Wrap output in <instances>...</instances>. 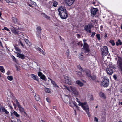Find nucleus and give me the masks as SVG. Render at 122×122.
I'll list each match as a JSON object with an SVG mask.
<instances>
[{"label":"nucleus","instance_id":"f257e3e1","mask_svg":"<svg viewBox=\"0 0 122 122\" xmlns=\"http://www.w3.org/2000/svg\"><path fill=\"white\" fill-rule=\"evenodd\" d=\"M78 102L79 103L78 105L81 106L83 108L85 111L88 116L90 117V115L89 112V108L86 103H81L79 101Z\"/></svg>","mask_w":122,"mask_h":122},{"label":"nucleus","instance_id":"f03ea898","mask_svg":"<svg viewBox=\"0 0 122 122\" xmlns=\"http://www.w3.org/2000/svg\"><path fill=\"white\" fill-rule=\"evenodd\" d=\"M77 72L76 73V74L77 75L80 76H82V73H83L84 74L85 73H86V75L89 77H90L92 78V76L90 74V72L89 70H86L84 71V72H83L82 71H81V73L79 72V71Z\"/></svg>","mask_w":122,"mask_h":122},{"label":"nucleus","instance_id":"7ed1b4c3","mask_svg":"<svg viewBox=\"0 0 122 122\" xmlns=\"http://www.w3.org/2000/svg\"><path fill=\"white\" fill-rule=\"evenodd\" d=\"M101 54L103 55H106L108 52L107 47L106 46H104L101 48Z\"/></svg>","mask_w":122,"mask_h":122},{"label":"nucleus","instance_id":"20e7f679","mask_svg":"<svg viewBox=\"0 0 122 122\" xmlns=\"http://www.w3.org/2000/svg\"><path fill=\"white\" fill-rule=\"evenodd\" d=\"M64 100L65 102L69 104L70 106H72V104L73 103L71 100V98H69L68 96L65 97Z\"/></svg>","mask_w":122,"mask_h":122},{"label":"nucleus","instance_id":"39448f33","mask_svg":"<svg viewBox=\"0 0 122 122\" xmlns=\"http://www.w3.org/2000/svg\"><path fill=\"white\" fill-rule=\"evenodd\" d=\"M117 63L118 68L122 71V58L118 57Z\"/></svg>","mask_w":122,"mask_h":122},{"label":"nucleus","instance_id":"423d86ee","mask_svg":"<svg viewBox=\"0 0 122 122\" xmlns=\"http://www.w3.org/2000/svg\"><path fill=\"white\" fill-rule=\"evenodd\" d=\"M109 84V81L107 79H104L101 82V85L102 86L104 87H107L108 86Z\"/></svg>","mask_w":122,"mask_h":122},{"label":"nucleus","instance_id":"0eeeda50","mask_svg":"<svg viewBox=\"0 0 122 122\" xmlns=\"http://www.w3.org/2000/svg\"><path fill=\"white\" fill-rule=\"evenodd\" d=\"M70 89L73 94L75 96H77L78 95V93L76 88L74 87L70 86Z\"/></svg>","mask_w":122,"mask_h":122},{"label":"nucleus","instance_id":"6e6552de","mask_svg":"<svg viewBox=\"0 0 122 122\" xmlns=\"http://www.w3.org/2000/svg\"><path fill=\"white\" fill-rule=\"evenodd\" d=\"M59 15L60 16V17L62 19H66L68 16V14L66 11V12H62L60 13H59Z\"/></svg>","mask_w":122,"mask_h":122},{"label":"nucleus","instance_id":"1a4fd4ad","mask_svg":"<svg viewBox=\"0 0 122 122\" xmlns=\"http://www.w3.org/2000/svg\"><path fill=\"white\" fill-rule=\"evenodd\" d=\"M58 11L59 12V13H62V12H66V10L65 7V6H61L58 9Z\"/></svg>","mask_w":122,"mask_h":122},{"label":"nucleus","instance_id":"9d476101","mask_svg":"<svg viewBox=\"0 0 122 122\" xmlns=\"http://www.w3.org/2000/svg\"><path fill=\"white\" fill-rule=\"evenodd\" d=\"M82 49L85 50V52H88L90 51V50L89 48V46L86 43H84L83 47Z\"/></svg>","mask_w":122,"mask_h":122},{"label":"nucleus","instance_id":"9b49d317","mask_svg":"<svg viewBox=\"0 0 122 122\" xmlns=\"http://www.w3.org/2000/svg\"><path fill=\"white\" fill-rule=\"evenodd\" d=\"M75 0H65V3L67 6H70L74 3Z\"/></svg>","mask_w":122,"mask_h":122},{"label":"nucleus","instance_id":"f8f14e48","mask_svg":"<svg viewBox=\"0 0 122 122\" xmlns=\"http://www.w3.org/2000/svg\"><path fill=\"white\" fill-rule=\"evenodd\" d=\"M37 26V27L36 28L37 30L36 35H37V36H38L41 34L42 29L40 27L38 26Z\"/></svg>","mask_w":122,"mask_h":122},{"label":"nucleus","instance_id":"ddd939ff","mask_svg":"<svg viewBox=\"0 0 122 122\" xmlns=\"http://www.w3.org/2000/svg\"><path fill=\"white\" fill-rule=\"evenodd\" d=\"M38 75L40 77V78L41 79L44 80H45V76L41 72H38Z\"/></svg>","mask_w":122,"mask_h":122},{"label":"nucleus","instance_id":"4468645a","mask_svg":"<svg viewBox=\"0 0 122 122\" xmlns=\"http://www.w3.org/2000/svg\"><path fill=\"white\" fill-rule=\"evenodd\" d=\"M84 30L90 33H91V30L87 25H86L85 26L84 29Z\"/></svg>","mask_w":122,"mask_h":122},{"label":"nucleus","instance_id":"2eb2a0df","mask_svg":"<svg viewBox=\"0 0 122 122\" xmlns=\"http://www.w3.org/2000/svg\"><path fill=\"white\" fill-rule=\"evenodd\" d=\"M98 11V9L96 8L92 9L91 10V14L92 15H93L94 16L96 14V12Z\"/></svg>","mask_w":122,"mask_h":122},{"label":"nucleus","instance_id":"dca6fc26","mask_svg":"<svg viewBox=\"0 0 122 122\" xmlns=\"http://www.w3.org/2000/svg\"><path fill=\"white\" fill-rule=\"evenodd\" d=\"M31 78L34 80L38 81L39 79L37 76L33 74H31Z\"/></svg>","mask_w":122,"mask_h":122},{"label":"nucleus","instance_id":"f3484780","mask_svg":"<svg viewBox=\"0 0 122 122\" xmlns=\"http://www.w3.org/2000/svg\"><path fill=\"white\" fill-rule=\"evenodd\" d=\"M106 71L107 74L109 75H112L113 73L112 70L110 68L107 69Z\"/></svg>","mask_w":122,"mask_h":122},{"label":"nucleus","instance_id":"a211bd4d","mask_svg":"<svg viewBox=\"0 0 122 122\" xmlns=\"http://www.w3.org/2000/svg\"><path fill=\"white\" fill-rule=\"evenodd\" d=\"M18 107L19 111L22 112H24L25 113V112L24 109L20 105H19L17 106Z\"/></svg>","mask_w":122,"mask_h":122},{"label":"nucleus","instance_id":"6ab92c4d","mask_svg":"<svg viewBox=\"0 0 122 122\" xmlns=\"http://www.w3.org/2000/svg\"><path fill=\"white\" fill-rule=\"evenodd\" d=\"M51 80L52 84L53 85L54 87L55 88L59 87L58 85L54 81L51 79Z\"/></svg>","mask_w":122,"mask_h":122},{"label":"nucleus","instance_id":"aec40b11","mask_svg":"<svg viewBox=\"0 0 122 122\" xmlns=\"http://www.w3.org/2000/svg\"><path fill=\"white\" fill-rule=\"evenodd\" d=\"M17 56L18 57L22 59H23L25 58L24 56L22 54L18 53L17 55Z\"/></svg>","mask_w":122,"mask_h":122},{"label":"nucleus","instance_id":"412c9836","mask_svg":"<svg viewBox=\"0 0 122 122\" xmlns=\"http://www.w3.org/2000/svg\"><path fill=\"white\" fill-rule=\"evenodd\" d=\"M76 83L81 87L82 86H83V84L80 81L78 80L76 81Z\"/></svg>","mask_w":122,"mask_h":122},{"label":"nucleus","instance_id":"4be33fe9","mask_svg":"<svg viewBox=\"0 0 122 122\" xmlns=\"http://www.w3.org/2000/svg\"><path fill=\"white\" fill-rule=\"evenodd\" d=\"M99 95L101 97L105 99L106 98L105 94L102 92H100L99 93Z\"/></svg>","mask_w":122,"mask_h":122},{"label":"nucleus","instance_id":"5701e85b","mask_svg":"<svg viewBox=\"0 0 122 122\" xmlns=\"http://www.w3.org/2000/svg\"><path fill=\"white\" fill-rule=\"evenodd\" d=\"M42 15H43V17L47 19L48 20H50V17L48 16L45 13H42Z\"/></svg>","mask_w":122,"mask_h":122},{"label":"nucleus","instance_id":"b1692460","mask_svg":"<svg viewBox=\"0 0 122 122\" xmlns=\"http://www.w3.org/2000/svg\"><path fill=\"white\" fill-rule=\"evenodd\" d=\"M65 82L69 85L71 84V81L69 78L68 77V78L65 81Z\"/></svg>","mask_w":122,"mask_h":122},{"label":"nucleus","instance_id":"393cba45","mask_svg":"<svg viewBox=\"0 0 122 122\" xmlns=\"http://www.w3.org/2000/svg\"><path fill=\"white\" fill-rule=\"evenodd\" d=\"M35 99L37 101H39L40 99L39 96L37 94H35Z\"/></svg>","mask_w":122,"mask_h":122},{"label":"nucleus","instance_id":"a878e982","mask_svg":"<svg viewBox=\"0 0 122 122\" xmlns=\"http://www.w3.org/2000/svg\"><path fill=\"white\" fill-rule=\"evenodd\" d=\"M1 108L2 111L5 112L6 114H8L9 113V112L4 108L3 107H2Z\"/></svg>","mask_w":122,"mask_h":122},{"label":"nucleus","instance_id":"bb28decb","mask_svg":"<svg viewBox=\"0 0 122 122\" xmlns=\"http://www.w3.org/2000/svg\"><path fill=\"white\" fill-rule=\"evenodd\" d=\"M116 44L117 46H118L119 45H121L122 44V42L121 40L119 39H118V41L116 42Z\"/></svg>","mask_w":122,"mask_h":122},{"label":"nucleus","instance_id":"cd10ccee","mask_svg":"<svg viewBox=\"0 0 122 122\" xmlns=\"http://www.w3.org/2000/svg\"><path fill=\"white\" fill-rule=\"evenodd\" d=\"M84 53L81 52L79 55V58L81 60H83V55Z\"/></svg>","mask_w":122,"mask_h":122},{"label":"nucleus","instance_id":"c85d7f7f","mask_svg":"<svg viewBox=\"0 0 122 122\" xmlns=\"http://www.w3.org/2000/svg\"><path fill=\"white\" fill-rule=\"evenodd\" d=\"M45 91L46 92L48 93H50L51 92L50 89L48 88H45Z\"/></svg>","mask_w":122,"mask_h":122},{"label":"nucleus","instance_id":"c756f323","mask_svg":"<svg viewBox=\"0 0 122 122\" xmlns=\"http://www.w3.org/2000/svg\"><path fill=\"white\" fill-rule=\"evenodd\" d=\"M0 70L2 73H4L5 72V70L3 66H0Z\"/></svg>","mask_w":122,"mask_h":122},{"label":"nucleus","instance_id":"7c9ffc66","mask_svg":"<svg viewBox=\"0 0 122 122\" xmlns=\"http://www.w3.org/2000/svg\"><path fill=\"white\" fill-rule=\"evenodd\" d=\"M14 47L15 48L16 51L18 52H19L20 53H21V50L20 49H19L17 47H15V46Z\"/></svg>","mask_w":122,"mask_h":122},{"label":"nucleus","instance_id":"2f4dec72","mask_svg":"<svg viewBox=\"0 0 122 122\" xmlns=\"http://www.w3.org/2000/svg\"><path fill=\"white\" fill-rule=\"evenodd\" d=\"M12 20L15 23L17 22V19L16 18L14 17H13Z\"/></svg>","mask_w":122,"mask_h":122},{"label":"nucleus","instance_id":"473e14b6","mask_svg":"<svg viewBox=\"0 0 122 122\" xmlns=\"http://www.w3.org/2000/svg\"><path fill=\"white\" fill-rule=\"evenodd\" d=\"M13 113L14 114V115L16 116L17 117H19V115L17 114V112L15 111H14L13 112Z\"/></svg>","mask_w":122,"mask_h":122},{"label":"nucleus","instance_id":"72a5a7b5","mask_svg":"<svg viewBox=\"0 0 122 122\" xmlns=\"http://www.w3.org/2000/svg\"><path fill=\"white\" fill-rule=\"evenodd\" d=\"M7 78L10 81H12L13 79V77L11 76H8Z\"/></svg>","mask_w":122,"mask_h":122},{"label":"nucleus","instance_id":"f704fd0d","mask_svg":"<svg viewBox=\"0 0 122 122\" xmlns=\"http://www.w3.org/2000/svg\"><path fill=\"white\" fill-rule=\"evenodd\" d=\"M110 43H111L112 45L113 46H114L115 45V43L114 42V41L113 40H111L109 41Z\"/></svg>","mask_w":122,"mask_h":122},{"label":"nucleus","instance_id":"c9c22d12","mask_svg":"<svg viewBox=\"0 0 122 122\" xmlns=\"http://www.w3.org/2000/svg\"><path fill=\"white\" fill-rule=\"evenodd\" d=\"M6 2L8 3H13V0H5Z\"/></svg>","mask_w":122,"mask_h":122},{"label":"nucleus","instance_id":"e433bc0d","mask_svg":"<svg viewBox=\"0 0 122 122\" xmlns=\"http://www.w3.org/2000/svg\"><path fill=\"white\" fill-rule=\"evenodd\" d=\"M58 4V3L56 1H54L53 4V5L55 7H56Z\"/></svg>","mask_w":122,"mask_h":122},{"label":"nucleus","instance_id":"4c0bfd02","mask_svg":"<svg viewBox=\"0 0 122 122\" xmlns=\"http://www.w3.org/2000/svg\"><path fill=\"white\" fill-rule=\"evenodd\" d=\"M13 28L14 29L13 30H12V32H13L15 34H17V32L16 30V29L14 27Z\"/></svg>","mask_w":122,"mask_h":122},{"label":"nucleus","instance_id":"58836bf2","mask_svg":"<svg viewBox=\"0 0 122 122\" xmlns=\"http://www.w3.org/2000/svg\"><path fill=\"white\" fill-rule=\"evenodd\" d=\"M108 66L110 67L111 68H113L114 67V65L112 63H110Z\"/></svg>","mask_w":122,"mask_h":122},{"label":"nucleus","instance_id":"ea45409f","mask_svg":"<svg viewBox=\"0 0 122 122\" xmlns=\"http://www.w3.org/2000/svg\"><path fill=\"white\" fill-rule=\"evenodd\" d=\"M77 67L79 69V70L81 71H83V72H84V71L83 69H82V68L81 67V66L80 65H78L77 66Z\"/></svg>","mask_w":122,"mask_h":122},{"label":"nucleus","instance_id":"a19ab883","mask_svg":"<svg viewBox=\"0 0 122 122\" xmlns=\"http://www.w3.org/2000/svg\"><path fill=\"white\" fill-rule=\"evenodd\" d=\"M38 49L44 55H45V54L44 53V52L43 51V50L42 49H41L40 48L38 47Z\"/></svg>","mask_w":122,"mask_h":122},{"label":"nucleus","instance_id":"79ce46f5","mask_svg":"<svg viewBox=\"0 0 122 122\" xmlns=\"http://www.w3.org/2000/svg\"><path fill=\"white\" fill-rule=\"evenodd\" d=\"M100 35L99 34H97L96 35V37L97 38L98 40H100Z\"/></svg>","mask_w":122,"mask_h":122},{"label":"nucleus","instance_id":"37998d69","mask_svg":"<svg viewBox=\"0 0 122 122\" xmlns=\"http://www.w3.org/2000/svg\"><path fill=\"white\" fill-rule=\"evenodd\" d=\"M88 25L91 29L92 28L94 27V26L92 24H88Z\"/></svg>","mask_w":122,"mask_h":122},{"label":"nucleus","instance_id":"c03bdc74","mask_svg":"<svg viewBox=\"0 0 122 122\" xmlns=\"http://www.w3.org/2000/svg\"><path fill=\"white\" fill-rule=\"evenodd\" d=\"M2 30H6L7 31H9L10 30L7 28L6 27H4V28L2 29Z\"/></svg>","mask_w":122,"mask_h":122},{"label":"nucleus","instance_id":"a18cd8bd","mask_svg":"<svg viewBox=\"0 0 122 122\" xmlns=\"http://www.w3.org/2000/svg\"><path fill=\"white\" fill-rule=\"evenodd\" d=\"M72 102L73 103V104H72V106H71L72 107V106L74 104V105H75L76 107L78 110L79 109L78 108L79 107L78 106H77V104L76 103H74L73 102Z\"/></svg>","mask_w":122,"mask_h":122},{"label":"nucleus","instance_id":"49530a36","mask_svg":"<svg viewBox=\"0 0 122 122\" xmlns=\"http://www.w3.org/2000/svg\"><path fill=\"white\" fill-rule=\"evenodd\" d=\"M25 41L27 44L29 45H30V43L29 42V41L28 39H25Z\"/></svg>","mask_w":122,"mask_h":122},{"label":"nucleus","instance_id":"de8ad7c7","mask_svg":"<svg viewBox=\"0 0 122 122\" xmlns=\"http://www.w3.org/2000/svg\"><path fill=\"white\" fill-rule=\"evenodd\" d=\"M96 34V33L94 32H92V35H91V37L93 38L94 36Z\"/></svg>","mask_w":122,"mask_h":122},{"label":"nucleus","instance_id":"09e8293b","mask_svg":"<svg viewBox=\"0 0 122 122\" xmlns=\"http://www.w3.org/2000/svg\"><path fill=\"white\" fill-rule=\"evenodd\" d=\"M65 88L67 89L69 91H71V89H70V86H69V87H67L66 86H65Z\"/></svg>","mask_w":122,"mask_h":122},{"label":"nucleus","instance_id":"8fccbe9b","mask_svg":"<svg viewBox=\"0 0 122 122\" xmlns=\"http://www.w3.org/2000/svg\"><path fill=\"white\" fill-rule=\"evenodd\" d=\"M78 44L79 45H80L81 47H82L83 46V44L81 42H80L78 43Z\"/></svg>","mask_w":122,"mask_h":122},{"label":"nucleus","instance_id":"3c124183","mask_svg":"<svg viewBox=\"0 0 122 122\" xmlns=\"http://www.w3.org/2000/svg\"><path fill=\"white\" fill-rule=\"evenodd\" d=\"M64 78L65 79V81L67 80L68 78V77L66 76H64Z\"/></svg>","mask_w":122,"mask_h":122},{"label":"nucleus","instance_id":"603ef678","mask_svg":"<svg viewBox=\"0 0 122 122\" xmlns=\"http://www.w3.org/2000/svg\"><path fill=\"white\" fill-rule=\"evenodd\" d=\"M15 101H16V103L17 106H19V105H20V104H19V103L18 102V100H17L16 99Z\"/></svg>","mask_w":122,"mask_h":122},{"label":"nucleus","instance_id":"864d4df0","mask_svg":"<svg viewBox=\"0 0 122 122\" xmlns=\"http://www.w3.org/2000/svg\"><path fill=\"white\" fill-rule=\"evenodd\" d=\"M46 100L49 103H50L51 102V101L50 99L48 98H46Z\"/></svg>","mask_w":122,"mask_h":122},{"label":"nucleus","instance_id":"5fc2aeb1","mask_svg":"<svg viewBox=\"0 0 122 122\" xmlns=\"http://www.w3.org/2000/svg\"><path fill=\"white\" fill-rule=\"evenodd\" d=\"M12 58L13 59V61L15 62H16V59L15 58V57L13 56H12Z\"/></svg>","mask_w":122,"mask_h":122},{"label":"nucleus","instance_id":"6e6d98bb","mask_svg":"<svg viewBox=\"0 0 122 122\" xmlns=\"http://www.w3.org/2000/svg\"><path fill=\"white\" fill-rule=\"evenodd\" d=\"M94 120L95 121H96L97 122H98V120L97 118L96 117H95L94 118Z\"/></svg>","mask_w":122,"mask_h":122},{"label":"nucleus","instance_id":"4d7b16f0","mask_svg":"<svg viewBox=\"0 0 122 122\" xmlns=\"http://www.w3.org/2000/svg\"><path fill=\"white\" fill-rule=\"evenodd\" d=\"M91 21L92 22V24H93L94 25V24H95V22H96V20H95L94 21H93V20H92V21Z\"/></svg>","mask_w":122,"mask_h":122},{"label":"nucleus","instance_id":"13d9d810","mask_svg":"<svg viewBox=\"0 0 122 122\" xmlns=\"http://www.w3.org/2000/svg\"><path fill=\"white\" fill-rule=\"evenodd\" d=\"M113 77L115 80H116L117 79V77L116 75H113Z\"/></svg>","mask_w":122,"mask_h":122},{"label":"nucleus","instance_id":"bf43d9fd","mask_svg":"<svg viewBox=\"0 0 122 122\" xmlns=\"http://www.w3.org/2000/svg\"><path fill=\"white\" fill-rule=\"evenodd\" d=\"M16 69L17 70V71H19V70H20V69H19V68L17 66H16Z\"/></svg>","mask_w":122,"mask_h":122},{"label":"nucleus","instance_id":"052dcab7","mask_svg":"<svg viewBox=\"0 0 122 122\" xmlns=\"http://www.w3.org/2000/svg\"><path fill=\"white\" fill-rule=\"evenodd\" d=\"M20 41V44L23 47V46H24V45H23V43H22V42H21V41Z\"/></svg>","mask_w":122,"mask_h":122},{"label":"nucleus","instance_id":"680f3d73","mask_svg":"<svg viewBox=\"0 0 122 122\" xmlns=\"http://www.w3.org/2000/svg\"><path fill=\"white\" fill-rule=\"evenodd\" d=\"M77 37L78 38H80V35L79 34H77Z\"/></svg>","mask_w":122,"mask_h":122},{"label":"nucleus","instance_id":"e2e57ef3","mask_svg":"<svg viewBox=\"0 0 122 122\" xmlns=\"http://www.w3.org/2000/svg\"><path fill=\"white\" fill-rule=\"evenodd\" d=\"M9 107L11 109H12L13 108L10 105H9Z\"/></svg>","mask_w":122,"mask_h":122},{"label":"nucleus","instance_id":"0e129e2a","mask_svg":"<svg viewBox=\"0 0 122 122\" xmlns=\"http://www.w3.org/2000/svg\"><path fill=\"white\" fill-rule=\"evenodd\" d=\"M28 5L29 6H30V7H33V6L31 5L30 4H29Z\"/></svg>","mask_w":122,"mask_h":122},{"label":"nucleus","instance_id":"69168bd1","mask_svg":"<svg viewBox=\"0 0 122 122\" xmlns=\"http://www.w3.org/2000/svg\"><path fill=\"white\" fill-rule=\"evenodd\" d=\"M107 37V34L105 33V36H104V37H105V38H106Z\"/></svg>","mask_w":122,"mask_h":122},{"label":"nucleus","instance_id":"338daca9","mask_svg":"<svg viewBox=\"0 0 122 122\" xmlns=\"http://www.w3.org/2000/svg\"><path fill=\"white\" fill-rule=\"evenodd\" d=\"M76 100H76L77 101V102L79 103H78V104H79V102H78L79 101H79V100H78V98H76Z\"/></svg>","mask_w":122,"mask_h":122},{"label":"nucleus","instance_id":"774afa93","mask_svg":"<svg viewBox=\"0 0 122 122\" xmlns=\"http://www.w3.org/2000/svg\"><path fill=\"white\" fill-rule=\"evenodd\" d=\"M40 122H46L45 121L43 120H41L40 121Z\"/></svg>","mask_w":122,"mask_h":122}]
</instances>
